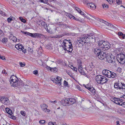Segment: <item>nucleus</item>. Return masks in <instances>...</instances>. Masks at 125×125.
Returning a JSON list of instances; mask_svg holds the SVG:
<instances>
[{"label": "nucleus", "mask_w": 125, "mask_h": 125, "mask_svg": "<svg viewBox=\"0 0 125 125\" xmlns=\"http://www.w3.org/2000/svg\"><path fill=\"white\" fill-rule=\"evenodd\" d=\"M95 38L94 35H92V33H90L89 34H88L87 37L78 38L77 43L83 44L85 43H88L89 41L94 42H95Z\"/></svg>", "instance_id": "obj_1"}, {"label": "nucleus", "mask_w": 125, "mask_h": 125, "mask_svg": "<svg viewBox=\"0 0 125 125\" xmlns=\"http://www.w3.org/2000/svg\"><path fill=\"white\" fill-rule=\"evenodd\" d=\"M98 45L100 48L103 49L104 50H107L111 46V45L107 41H99Z\"/></svg>", "instance_id": "obj_2"}, {"label": "nucleus", "mask_w": 125, "mask_h": 125, "mask_svg": "<svg viewBox=\"0 0 125 125\" xmlns=\"http://www.w3.org/2000/svg\"><path fill=\"white\" fill-rule=\"evenodd\" d=\"M10 79V82L11 86L14 87L18 86V83L21 80L20 78H17L16 76L12 75Z\"/></svg>", "instance_id": "obj_3"}, {"label": "nucleus", "mask_w": 125, "mask_h": 125, "mask_svg": "<svg viewBox=\"0 0 125 125\" xmlns=\"http://www.w3.org/2000/svg\"><path fill=\"white\" fill-rule=\"evenodd\" d=\"M117 60L121 64H123L125 63V55L123 54H118L116 56Z\"/></svg>", "instance_id": "obj_4"}, {"label": "nucleus", "mask_w": 125, "mask_h": 125, "mask_svg": "<svg viewBox=\"0 0 125 125\" xmlns=\"http://www.w3.org/2000/svg\"><path fill=\"white\" fill-rule=\"evenodd\" d=\"M106 58L107 61L108 63H114L115 62V57L113 55H107Z\"/></svg>", "instance_id": "obj_5"}, {"label": "nucleus", "mask_w": 125, "mask_h": 125, "mask_svg": "<svg viewBox=\"0 0 125 125\" xmlns=\"http://www.w3.org/2000/svg\"><path fill=\"white\" fill-rule=\"evenodd\" d=\"M112 99V101L116 104L120 105H121L123 104L122 103L123 102L122 100L119 98L114 97Z\"/></svg>", "instance_id": "obj_6"}, {"label": "nucleus", "mask_w": 125, "mask_h": 125, "mask_svg": "<svg viewBox=\"0 0 125 125\" xmlns=\"http://www.w3.org/2000/svg\"><path fill=\"white\" fill-rule=\"evenodd\" d=\"M97 56L98 58L101 60L104 59L105 58H106L107 55H106L105 53L104 52H101Z\"/></svg>", "instance_id": "obj_7"}, {"label": "nucleus", "mask_w": 125, "mask_h": 125, "mask_svg": "<svg viewBox=\"0 0 125 125\" xmlns=\"http://www.w3.org/2000/svg\"><path fill=\"white\" fill-rule=\"evenodd\" d=\"M1 102L5 105H8L9 104V101L7 97H2L0 99Z\"/></svg>", "instance_id": "obj_8"}, {"label": "nucleus", "mask_w": 125, "mask_h": 125, "mask_svg": "<svg viewBox=\"0 0 125 125\" xmlns=\"http://www.w3.org/2000/svg\"><path fill=\"white\" fill-rule=\"evenodd\" d=\"M71 44V41L70 40L69 41L65 39L63 41V43L62 45L63 48H64V46H70Z\"/></svg>", "instance_id": "obj_9"}, {"label": "nucleus", "mask_w": 125, "mask_h": 125, "mask_svg": "<svg viewBox=\"0 0 125 125\" xmlns=\"http://www.w3.org/2000/svg\"><path fill=\"white\" fill-rule=\"evenodd\" d=\"M111 72L107 70H104L103 71V73L108 78H110L111 77Z\"/></svg>", "instance_id": "obj_10"}, {"label": "nucleus", "mask_w": 125, "mask_h": 125, "mask_svg": "<svg viewBox=\"0 0 125 125\" xmlns=\"http://www.w3.org/2000/svg\"><path fill=\"white\" fill-rule=\"evenodd\" d=\"M31 36L32 37L34 38H41L42 36H43V35L42 34L38 33H31Z\"/></svg>", "instance_id": "obj_11"}, {"label": "nucleus", "mask_w": 125, "mask_h": 125, "mask_svg": "<svg viewBox=\"0 0 125 125\" xmlns=\"http://www.w3.org/2000/svg\"><path fill=\"white\" fill-rule=\"evenodd\" d=\"M60 102L61 104L63 106L70 105L71 104L68 100L66 99L62 100Z\"/></svg>", "instance_id": "obj_12"}, {"label": "nucleus", "mask_w": 125, "mask_h": 125, "mask_svg": "<svg viewBox=\"0 0 125 125\" xmlns=\"http://www.w3.org/2000/svg\"><path fill=\"white\" fill-rule=\"evenodd\" d=\"M73 46L72 44H71L70 46H64V48L63 49L65 51H67L69 52H72L73 50Z\"/></svg>", "instance_id": "obj_13"}, {"label": "nucleus", "mask_w": 125, "mask_h": 125, "mask_svg": "<svg viewBox=\"0 0 125 125\" xmlns=\"http://www.w3.org/2000/svg\"><path fill=\"white\" fill-rule=\"evenodd\" d=\"M102 76L101 75H97L95 77L96 80L98 83H101V81Z\"/></svg>", "instance_id": "obj_14"}, {"label": "nucleus", "mask_w": 125, "mask_h": 125, "mask_svg": "<svg viewBox=\"0 0 125 125\" xmlns=\"http://www.w3.org/2000/svg\"><path fill=\"white\" fill-rule=\"evenodd\" d=\"M101 83L103 84V83L107 82L109 80L108 79L106 78V77L102 76V77L101 79Z\"/></svg>", "instance_id": "obj_15"}, {"label": "nucleus", "mask_w": 125, "mask_h": 125, "mask_svg": "<svg viewBox=\"0 0 125 125\" xmlns=\"http://www.w3.org/2000/svg\"><path fill=\"white\" fill-rule=\"evenodd\" d=\"M15 47L18 50H19L20 51H21L22 50V48L23 47L21 44H17L15 45Z\"/></svg>", "instance_id": "obj_16"}, {"label": "nucleus", "mask_w": 125, "mask_h": 125, "mask_svg": "<svg viewBox=\"0 0 125 125\" xmlns=\"http://www.w3.org/2000/svg\"><path fill=\"white\" fill-rule=\"evenodd\" d=\"M42 109L45 112H46L45 110L47 108V106L45 104H42L41 105Z\"/></svg>", "instance_id": "obj_17"}, {"label": "nucleus", "mask_w": 125, "mask_h": 125, "mask_svg": "<svg viewBox=\"0 0 125 125\" xmlns=\"http://www.w3.org/2000/svg\"><path fill=\"white\" fill-rule=\"evenodd\" d=\"M119 83H115L114 84V87L117 90L118 89L121 90V87H120L119 85Z\"/></svg>", "instance_id": "obj_18"}, {"label": "nucleus", "mask_w": 125, "mask_h": 125, "mask_svg": "<svg viewBox=\"0 0 125 125\" xmlns=\"http://www.w3.org/2000/svg\"><path fill=\"white\" fill-rule=\"evenodd\" d=\"M101 50L98 48L94 49V51L95 54L98 55L100 52H101Z\"/></svg>", "instance_id": "obj_19"}, {"label": "nucleus", "mask_w": 125, "mask_h": 125, "mask_svg": "<svg viewBox=\"0 0 125 125\" xmlns=\"http://www.w3.org/2000/svg\"><path fill=\"white\" fill-rule=\"evenodd\" d=\"M9 39L10 40H12L14 42H17V38L13 36L12 35H11L9 37Z\"/></svg>", "instance_id": "obj_20"}, {"label": "nucleus", "mask_w": 125, "mask_h": 125, "mask_svg": "<svg viewBox=\"0 0 125 125\" xmlns=\"http://www.w3.org/2000/svg\"><path fill=\"white\" fill-rule=\"evenodd\" d=\"M80 62V63H79L78 65V70L79 72H80V71H83V68L82 65V62L81 61Z\"/></svg>", "instance_id": "obj_21"}, {"label": "nucleus", "mask_w": 125, "mask_h": 125, "mask_svg": "<svg viewBox=\"0 0 125 125\" xmlns=\"http://www.w3.org/2000/svg\"><path fill=\"white\" fill-rule=\"evenodd\" d=\"M88 90L90 91L93 94H95V90L93 87H90Z\"/></svg>", "instance_id": "obj_22"}, {"label": "nucleus", "mask_w": 125, "mask_h": 125, "mask_svg": "<svg viewBox=\"0 0 125 125\" xmlns=\"http://www.w3.org/2000/svg\"><path fill=\"white\" fill-rule=\"evenodd\" d=\"M48 0H39V2H43L44 3L47 4L48 5H49L50 6H52V5H50V4H49V3H48Z\"/></svg>", "instance_id": "obj_23"}, {"label": "nucleus", "mask_w": 125, "mask_h": 125, "mask_svg": "<svg viewBox=\"0 0 125 125\" xmlns=\"http://www.w3.org/2000/svg\"><path fill=\"white\" fill-rule=\"evenodd\" d=\"M87 5L88 6H89L90 7L92 8L93 9H95V6L94 4L92 3H88Z\"/></svg>", "instance_id": "obj_24"}, {"label": "nucleus", "mask_w": 125, "mask_h": 125, "mask_svg": "<svg viewBox=\"0 0 125 125\" xmlns=\"http://www.w3.org/2000/svg\"><path fill=\"white\" fill-rule=\"evenodd\" d=\"M5 110L10 115H11L12 114V112L11 110L9 108H6Z\"/></svg>", "instance_id": "obj_25"}, {"label": "nucleus", "mask_w": 125, "mask_h": 125, "mask_svg": "<svg viewBox=\"0 0 125 125\" xmlns=\"http://www.w3.org/2000/svg\"><path fill=\"white\" fill-rule=\"evenodd\" d=\"M69 102L71 103V104L72 103L73 104L76 102V100L74 98H70L69 99Z\"/></svg>", "instance_id": "obj_26"}, {"label": "nucleus", "mask_w": 125, "mask_h": 125, "mask_svg": "<svg viewBox=\"0 0 125 125\" xmlns=\"http://www.w3.org/2000/svg\"><path fill=\"white\" fill-rule=\"evenodd\" d=\"M52 80L54 83H55L58 84L59 85H60L61 84V83L60 82H58V83H57V81L56 79H55V78H52Z\"/></svg>", "instance_id": "obj_27"}, {"label": "nucleus", "mask_w": 125, "mask_h": 125, "mask_svg": "<svg viewBox=\"0 0 125 125\" xmlns=\"http://www.w3.org/2000/svg\"><path fill=\"white\" fill-rule=\"evenodd\" d=\"M117 75L114 72H113L112 73H111V77L115 78H116L117 77Z\"/></svg>", "instance_id": "obj_28"}, {"label": "nucleus", "mask_w": 125, "mask_h": 125, "mask_svg": "<svg viewBox=\"0 0 125 125\" xmlns=\"http://www.w3.org/2000/svg\"><path fill=\"white\" fill-rule=\"evenodd\" d=\"M10 2L13 5H16L18 3L17 0H11Z\"/></svg>", "instance_id": "obj_29"}, {"label": "nucleus", "mask_w": 125, "mask_h": 125, "mask_svg": "<svg viewBox=\"0 0 125 125\" xmlns=\"http://www.w3.org/2000/svg\"><path fill=\"white\" fill-rule=\"evenodd\" d=\"M7 38H5L2 39V42L3 43H6L7 42Z\"/></svg>", "instance_id": "obj_30"}, {"label": "nucleus", "mask_w": 125, "mask_h": 125, "mask_svg": "<svg viewBox=\"0 0 125 125\" xmlns=\"http://www.w3.org/2000/svg\"><path fill=\"white\" fill-rule=\"evenodd\" d=\"M122 86H121V89H124L125 91V84L123 83H121Z\"/></svg>", "instance_id": "obj_31"}, {"label": "nucleus", "mask_w": 125, "mask_h": 125, "mask_svg": "<svg viewBox=\"0 0 125 125\" xmlns=\"http://www.w3.org/2000/svg\"><path fill=\"white\" fill-rule=\"evenodd\" d=\"M4 35V34L3 31L0 30V40H1L0 39Z\"/></svg>", "instance_id": "obj_32"}, {"label": "nucleus", "mask_w": 125, "mask_h": 125, "mask_svg": "<svg viewBox=\"0 0 125 125\" xmlns=\"http://www.w3.org/2000/svg\"><path fill=\"white\" fill-rule=\"evenodd\" d=\"M57 68H52L50 71L52 72H57Z\"/></svg>", "instance_id": "obj_33"}, {"label": "nucleus", "mask_w": 125, "mask_h": 125, "mask_svg": "<svg viewBox=\"0 0 125 125\" xmlns=\"http://www.w3.org/2000/svg\"><path fill=\"white\" fill-rule=\"evenodd\" d=\"M21 32L23 33H24L25 34H27L31 36V33H30L27 32H24L22 31H21Z\"/></svg>", "instance_id": "obj_34"}, {"label": "nucleus", "mask_w": 125, "mask_h": 125, "mask_svg": "<svg viewBox=\"0 0 125 125\" xmlns=\"http://www.w3.org/2000/svg\"><path fill=\"white\" fill-rule=\"evenodd\" d=\"M67 73L71 77L74 79V76L73 74H72L70 72H67Z\"/></svg>", "instance_id": "obj_35"}, {"label": "nucleus", "mask_w": 125, "mask_h": 125, "mask_svg": "<svg viewBox=\"0 0 125 125\" xmlns=\"http://www.w3.org/2000/svg\"><path fill=\"white\" fill-rule=\"evenodd\" d=\"M48 48L49 49H52V45L51 44H49L47 46Z\"/></svg>", "instance_id": "obj_36"}, {"label": "nucleus", "mask_w": 125, "mask_h": 125, "mask_svg": "<svg viewBox=\"0 0 125 125\" xmlns=\"http://www.w3.org/2000/svg\"><path fill=\"white\" fill-rule=\"evenodd\" d=\"M102 5L103 8H104V9H106V8H107L108 7V5L106 4H103Z\"/></svg>", "instance_id": "obj_37"}, {"label": "nucleus", "mask_w": 125, "mask_h": 125, "mask_svg": "<svg viewBox=\"0 0 125 125\" xmlns=\"http://www.w3.org/2000/svg\"><path fill=\"white\" fill-rule=\"evenodd\" d=\"M61 78L60 77L58 76L56 79L57 81V82L58 83V82H60V81L61 80Z\"/></svg>", "instance_id": "obj_38"}, {"label": "nucleus", "mask_w": 125, "mask_h": 125, "mask_svg": "<svg viewBox=\"0 0 125 125\" xmlns=\"http://www.w3.org/2000/svg\"><path fill=\"white\" fill-rule=\"evenodd\" d=\"M68 83L66 81L64 80V86H68Z\"/></svg>", "instance_id": "obj_39"}, {"label": "nucleus", "mask_w": 125, "mask_h": 125, "mask_svg": "<svg viewBox=\"0 0 125 125\" xmlns=\"http://www.w3.org/2000/svg\"><path fill=\"white\" fill-rule=\"evenodd\" d=\"M1 125H5L6 121L4 120H1Z\"/></svg>", "instance_id": "obj_40"}, {"label": "nucleus", "mask_w": 125, "mask_h": 125, "mask_svg": "<svg viewBox=\"0 0 125 125\" xmlns=\"http://www.w3.org/2000/svg\"><path fill=\"white\" fill-rule=\"evenodd\" d=\"M21 114L23 116H25V112L23 111H21L20 112Z\"/></svg>", "instance_id": "obj_41"}, {"label": "nucleus", "mask_w": 125, "mask_h": 125, "mask_svg": "<svg viewBox=\"0 0 125 125\" xmlns=\"http://www.w3.org/2000/svg\"><path fill=\"white\" fill-rule=\"evenodd\" d=\"M70 29H74L75 27L74 26L72 25H68V27Z\"/></svg>", "instance_id": "obj_42"}, {"label": "nucleus", "mask_w": 125, "mask_h": 125, "mask_svg": "<svg viewBox=\"0 0 125 125\" xmlns=\"http://www.w3.org/2000/svg\"><path fill=\"white\" fill-rule=\"evenodd\" d=\"M116 2L118 4H121L122 3L121 0H116Z\"/></svg>", "instance_id": "obj_43"}, {"label": "nucleus", "mask_w": 125, "mask_h": 125, "mask_svg": "<svg viewBox=\"0 0 125 125\" xmlns=\"http://www.w3.org/2000/svg\"><path fill=\"white\" fill-rule=\"evenodd\" d=\"M20 64L21 67H24L25 65V63H22L21 62H20Z\"/></svg>", "instance_id": "obj_44"}, {"label": "nucleus", "mask_w": 125, "mask_h": 125, "mask_svg": "<svg viewBox=\"0 0 125 125\" xmlns=\"http://www.w3.org/2000/svg\"><path fill=\"white\" fill-rule=\"evenodd\" d=\"M110 4H112L113 2V0H106Z\"/></svg>", "instance_id": "obj_45"}, {"label": "nucleus", "mask_w": 125, "mask_h": 125, "mask_svg": "<svg viewBox=\"0 0 125 125\" xmlns=\"http://www.w3.org/2000/svg\"><path fill=\"white\" fill-rule=\"evenodd\" d=\"M61 37L62 36L60 35H57L53 36L54 38H59Z\"/></svg>", "instance_id": "obj_46"}, {"label": "nucleus", "mask_w": 125, "mask_h": 125, "mask_svg": "<svg viewBox=\"0 0 125 125\" xmlns=\"http://www.w3.org/2000/svg\"><path fill=\"white\" fill-rule=\"evenodd\" d=\"M76 10L79 13L80 12L81 10L78 7H76L75 8Z\"/></svg>", "instance_id": "obj_47"}, {"label": "nucleus", "mask_w": 125, "mask_h": 125, "mask_svg": "<svg viewBox=\"0 0 125 125\" xmlns=\"http://www.w3.org/2000/svg\"><path fill=\"white\" fill-rule=\"evenodd\" d=\"M28 50L29 51L31 52H32L33 51V49L30 47L28 48Z\"/></svg>", "instance_id": "obj_48"}, {"label": "nucleus", "mask_w": 125, "mask_h": 125, "mask_svg": "<svg viewBox=\"0 0 125 125\" xmlns=\"http://www.w3.org/2000/svg\"><path fill=\"white\" fill-rule=\"evenodd\" d=\"M45 121L44 120H40L39 121V123L41 124H43L45 123Z\"/></svg>", "instance_id": "obj_49"}, {"label": "nucleus", "mask_w": 125, "mask_h": 125, "mask_svg": "<svg viewBox=\"0 0 125 125\" xmlns=\"http://www.w3.org/2000/svg\"><path fill=\"white\" fill-rule=\"evenodd\" d=\"M33 73L34 74L36 75L38 73V72L37 70H35L33 72Z\"/></svg>", "instance_id": "obj_50"}, {"label": "nucleus", "mask_w": 125, "mask_h": 125, "mask_svg": "<svg viewBox=\"0 0 125 125\" xmlns=\"http://www.w3.org/2000/svg\"><path fill=\"white\" fill-rule=\"evenodd\" d=\"M71 68L72 69V70H74V71H75L76 72H77V68H76L75 67H73V68Z\"/></svg>", "instance_id": "obj_51"}, {"label": "nucleus", "mask_w": 125, "mask_h": 125, "mask_svg": "<svg viewBox=\"0 0 125 125\" xmlns=\"http://www.w3.org/2000/svg\"><path fill=\"white\" fill-rule=\"evenodd\" d=\"M12 19L11 18H8L7 19V20L10 23V22L11 21Z\"/></svg>", "instance_id": "obj_52"}, {"label": "nucleus", "mask_w": 125, "mask_h": 125, "mask_svg": "<svg viewBox=\"0 0 125 125\" xmlns=\"http://www.w3.org/2000/svg\"><path fill=\"white\" fill-rule=\"evenodd\" d=\"M79 72L82 74L83 75H85L86 74L83 71H80V72Z\"/></svg>", "instance_id": "obj_53"}, {"label": "nucleus", "mask_w": 125, "mask_h": 125, "mask_svg": "<svg viewBox=\"0 0 125 125\" xmlns=\"http://www.w3.org/2000/svg\"><path fill=\"white\" fill-rule=\"evenodd\" d=\"M0 59H2L3 60H5V57L4 56H1V57H0Z\"/></svg>", "instance_id": "obj_54"}, {"label": "nucleus", "mask_w": 125, "mask_h": 125, "mask_svg": "<svg viewBox=\"0 0 125 125\" xmlns=\"http://www.w3.org/2000/svg\"><path fill=\"white\" fill-rule=\"evenodd\" d=\"M12 119L14 120H15L16 119V117L12 115L11 116V117Z\"/></svg>", "instance_id": "obj_55"}, {"label": "nucleus", "mask_w": 125, "mask_h": 125, "mask_svg": "<svg viewBox=\"0 0 125 125\" xmlns=\"http://www.w3.org/2000/svg\"><path fill=\"white\" fill-rule=\"evenodd\" d=\"M122 70V69L121 68L119 67L118 68L117 71L119 72H121V71Z\"/></svg>", "instance_id": "obj_56"}, {"label": "nucleus", "mask_w": 125, "mask_h": 125, "mask_svg": "<svg viewBox=\"0 0 125 125\" xmlns=\"http://www.w3.org/2000/svg\"><path fill=\"white\" fill-rule=\"evenodd\" d=\"M21 51H22V52L24 53H25L26 52V49H24V47H23V48H22V50Z\"/></svg>", "instance_id": "obj_57"}, {"label": "nucleus", "mask_w": 125, "mask_h": 125, "mask_svg": "<svg viewBox=\"0 0 125 125\" xmlns=\"http://www.w3.org/2000/svg\"><path fill=\"white\" fill-rule=\"evenodd\" d=\"M2 73H4L5 74H7V73L6 72V71L5 70H3Z\"/></svg>", "instance_id": "obj_58"}, {"label": "nucleus", "mask_w": 125, "mask_h": 125, "mask_svg": "<svg viewBox=\"0 0 125 125\" xmlns=\"http://www.w3.org/2000/svg\"><path fill=\"white\" fill-rule=\"evenodd\" d=\"M85 87L86 88V89H87L88 90L89 89V88H90V87L88 86L87 85H84Z\"/></svg>", "instance_id": "obj_59"}, {"label": "nucleus", "mask_w": 125, "mask_h": 125, "mask_svg": "<svg viewBox=\"0 0 125 125\" xmlns=\"http://www.w3.org/2000/svg\"><path fill=\"white\" fill-rule=\"evenodd\" d=\"M100 22H102L103 23L106 22L105 21H104L103 19H101L100 20Z\"/></svg>", "instance_id": "obj_60"}, {"label": "nucleus", "mask_w": 125, "mask_h": 125, "mask_svg": "<svg viewBox=\"0 0 125 125\" xmlns=\"http://www.w3.org/2000/svg\"><path fill=\"white\" fill-rule=\"evenodd\" d=\"M123 33L122 32H119L118 33V35L120 36H122V35H123Z\"/></svg>", "instance_id": "obj_61"}, {"label": "nucleus", "mask_w": 125, "mask_h": 125, "mask_svg": "<svg viewBox=\"0 0 125 125\" xmlns=\"http://www.w3.org/2000/svg\"><path fill=\"white\" fill-rule=\"evenodd\" d=\"M50 102L52 103L55 104L57 102V101H50Z\"/></svg>", "instance_id": "obj_62"}, {"label": "nucleus", "mask_w": 125, "mask_h": 125, "mask_svg": "<svg viewBox=\"0 0 125 125\" xmlns=\"http://www.w3.org/2000/svg\"><path fill=\"white\" fill-rule=\"evenodd\" d=\"M21 21L24 23H25L26 22V20L25 19L23 18L22 19V20Z\"/></svg>", "instance_id": "obj_63"}, {"label": "nucleus", "mask_w": 125, "mask_h": 125, "mask_svg": "<svg viewBox=\"0 0 125 125\" xmlns=\"http://www.w3.org/2000/svg\"><path fill=\"white\" fill-rule=\"evenodd\" d=\"M49 125H54L53 123L52 122H49L48 123Z\"/></svg>", "instance_id": "obj_64"}]
</instances>
